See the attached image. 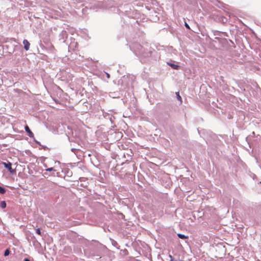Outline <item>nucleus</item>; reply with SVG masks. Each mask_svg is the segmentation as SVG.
<instances>
[{
    "instance_id": "obj_10",
    "label": "nucleus",
    "mask_w": 261,
    "mask_h": 261,
    "mask_svg": "<svg viewBox=\"0 0 261 261\" xmlns=\"http://www.w3.org/2000/svg\"><path fill=\"white\" fill-rule=\"evenodd\" d=\"M46 170L47 171H55V170L53 168H47L46 169Z\"/></svg>"
},
{
    "instance_id": "obj_16",
    "label": "nucleus",
    "mask_w": 261,
    "mask_h": 261,
    "mask_svg": "<svg viewBox=\"0 0 261 261\" xmlns=\"http://www.w3.org/2000/svg\"><path fill=\"white\" fill-rule=\"evenodd\" d=\"M260 183H261V182H260Z\"/></svg>"
},
{
    "instance_id": "obj_15",
    "label": "nucleus",
    "mask_w": 261,
    "mask_h": 261,
    "mask_svg": "<svg viewBox=\"0 0 261 261\" xmlns=\"http://www.w3.org/2000/svg\"><path fill=\"white\" fill-rule=\"evenodd\" d=\"M107 77L109 78L110 77V75L107 73Z\"/></svg>"
},
{
    "instance_id": "obj_14",
    "label": "nucleus",
    "mask_w": 261,
    "mask_h": 261,
    "mask_svg": "<svg viewBox=\"0 0 261 261\" xmlns=\"http://www.w3.org/2000/svg\"><path fill=\"white\" fill-rule=\"evenodd\" d=\"M24 261H30L28 258H25Z\"/></svg>"
},
{
    "instance_id": "obj_2",
    "label": "nucleus",
    "mask_w": 261,
    "mask_h": 261,
    "mask_svg": "<svg viewBox=\"0 0 261 261\" xmlns=\"http://www.w3.org/2000/svg\"><path fill=\"white\" fill-rule=\"evenodd\" d=\"M23 44L24 45V49L26 50H28L30 48V45L29 42L27 40L24 39L23 41Z\"/></svg>"
},
{
    "instance_id": "obj_1",
    "label": "nucleus",
    "mask_w": 261,
    "mask_h": 261,
    "mask_svg": "<svg viewBox=\"0 0 261 261\" xmlns=\"http://www.w3.org/2000/svg\"><path fill=\"white\" fill-rule=\"evenodd\" d=\"M2 164L4 165L5 167L8 169V170L10 172V173H13L14 172V170H13L12 168V164L10 162L6 163L2 162Z\"/></svg>"
},
{
    "instance_id": "obj_13",
    "label": "nucleus",
    "mask_w": 261,
    "mask_h": 261,
    "mask_svg": "<svg viewBox=\"0 0 261 261\" xmlns=\"http://www.w3.org/2000/svg\"><path fill=\"white\" fill-rule=\"evenodd\" d=\"M169 257L171 259H173V257H172V256L171 255H169Z\"/></svg>"
},
{
    "instance_id": "obj_12",
    "label": "nucleus",
    "mask_w": 261,
    "mask_h": 261,
    "mask_svg": "<svg viewBox=\"0 0 261 261\" xmlns=\"http://www.w3.org/2000/svg\"><path fill=\"white\" fill-rule=\"evenodd\" d=\"M185 27H186L187 29H190V27H189V25H188L186 22H185Z\"/></svg>"
},
{
    "instance_id": "obj_3",
    "label": "nucleus",
    "mask_w": 261,
    "mask_h": 261,
    "mask_svg": "<svg viewBox=\"0 0 261 261\" xmlns=\"http://www.w3.org/2000/svg\"><path fill=\"white\" fill-rule=\"evenodd\" d=\"M25 131L28 133V135L29 136L31 137V138H33L34 137V134L31 131V130L30 129L29 127L28 126L26 125L25 126Z\"/></svg>"
},
{
    "instance_id": "obj_6",
    "label": "nucleus",
    "mask_w": 261,
    "mask_h": 261,
    "mask_svg": "<svg viewBox=\"0 0 261 261\" xmlns=\"http://www.w3.org/2000/svg\"><path fill=\"white\" fill-rule=\"evenodd\" d=\"M177 236L178 237L180 238V239H186L187 238V237H186V236H185L184 234H181V233H178L177 234Z\"/></svg>"
},
{
    "instance_id": "obj_11",
    "label": "nucleus",
    "mask_w": 261,
    "mask_h": 261,
    "mask_svg": "<svg viewBox=\"0 0 261 261\" xmlns=\"http://www.w3.org/2000/svg\"><path fill=\"white\" fill-rule=\"evenodd\" d=\"M36 232L40 235L41 234V230H40V228H37V230H36Z\"/></svg>"
},
{
    "instance_id": "obj_8",
    "label": "nucleus",
    "mask_w": 261,
    "mask_h": 261,
    "mask_svg": "<svg viewBox=\"0 0 261 261\" xmlns=\"http://www.w3.org/2000/svg\"><path fill=\"white\" fill-rule=\"evenodd\" d=\"M5 192H6L5 189L0 186V193L4 194Z\"/></svg>"
},
{
    "instance_id": "obj_9",
    "label": "nucleus",
    "mask_w": 261,
    "mask_h": 261,
    "mask_svg": "<svg viewBox=\"0 0 261 261\" xmlns=\"http://www.w3.org/2000/svg\"><path fill=\"white\" fill-rule=\"evenodd\" d=\"M10 254V251L9 249H6L5 251V253H4V255L5 256H8V255H9Z\"/></svg>"
},
{
    "instance_id": "obj_7",
    "label": "nucleus",
    "mask_w": 261,
    "mask_h": 261,
    "mask_svg": "<svg viewBox=\"0 0 261 261\" xmlns=\"http://www.w3.org/2000/svg\"><path fill=\"white\" fill-rule=\"evenodd\" d=\"M1 206L2 208H4L6 207V203L5 201H3L1 202Z\"/></svg>"
},
{
    "instance_id": "obj_4",
    "label": "nucleus",
    "mask_w": 261,
    "mask_h": 261,
    "mask_svg": "<svg viewBox=\"0 0 261 261\" xmlns=\"http://www.w3.org/2000/svg\"><path fill=\"white\" fill-rule=\"evenodd\" d=\"M167 64L171 67L174 69H178L179 68V66L174 64L167 63Z\"/></svg>"
},
{
    "instance_id": "obj_5",
    "label": "nucleus",
    "mask_w": 261,
    "mask_h": 261,
    "mask_svg": "<svg viewBox=\"0 0 261 261\" xmlns=\"http://www.w3.org/2000/svg\"><path fill=\"white\" fill-rule=\"evenodd\" d=\"M176 97H177V99L180 101V103L182 102V98L181 97V96L179 95V92H176Z\"/></svg>"
}]
</instances>
